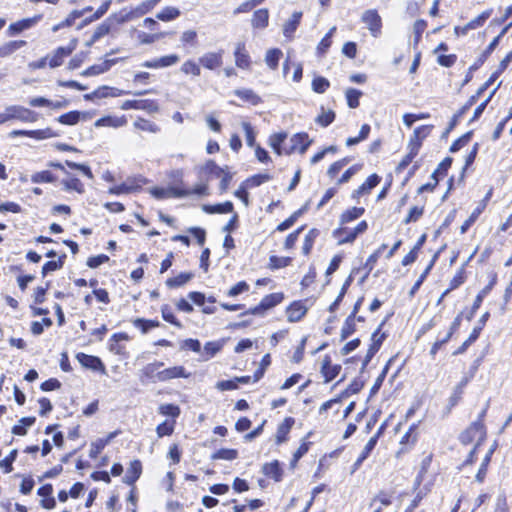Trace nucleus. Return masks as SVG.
<instances>
[{
	"mask_svg": "<svg viewBox=\"0 0 512 512\" xmlns=\"http://www.w3.org/2000/svg\"><path fill=\"white\" fill-rule=\"evenodd\" d=\"M486 431L481 421L472 423L461 435L460 441L464 445L475 442V446L478 447L485 439Z\"/></svg>",
	"mask_w": 512,
	"mask_h": 512,
	"instance_id": "obj_1",
	"label": "nucleus"
},
{
	"mask_svg": "<svg viewBox=\"0 0 512 512\" xmlns=\"http://www.w3.org/2000/svg\"><path fill=\"white\" fill-rule=\"evenodd\" d=\"M362 22L375 38L379 37L382 32V18L375 9H369L363 12L361 16Z\"/></svg>",
	"mask_w": 512,
	"mask_h": 512,
	"instance_id": "obj_2",
	"label": "nucleus"
},
{
	"mask_svg": "<svg viewBox=\"0 0 512 512\" xmlns=\"http://www.w3.org/2000/svg\"><path fill=\"white\" fill-rule=\"evenodd\" d=\"M8 116L10 120H19L25 123H34L38 120V113L20 105L8 106Z\"/></svg>",
	"mask_w": 512,
	"mask_h": 512,
	"instance_id": "obj_3",
	"label": "nucleus"
},
{
	"mask_svg": "<svg viewBox=\"0 0 512 512\" xmlns=\"http://www.w3.org/2000/svg\"><path fill=\"white\" fill-rule=\"evenodd\" d=\"M283 298L284 297L282 293H272L266 295L257 306L247 311V314L263 315L267 310L281 303Z\"/></svg>",
	"mask_w": 512,
	"mask_h": 512,
	"instance_id": "obj_4",
	"label": "nucleus"
},
{
	"mask_svg": "<svg viewBox=\"0 0 512 512\" xmlns=\"http://www.w3.org/2000/svg\"><path fill=\"white\" fill-rule=\"evenodd\" d=\"M290 144L288 148H284L285 154H291L295 151L304 154L311 144V140L307 133H298L291 137Z\"/></svg>",
	"mask_w": 512,
	"mask_h": 512,
	"instance_id": "obj_5",
	"label": "nucleus"
},
{
	"mask_svg": "<svg viewBox=\"0 0 512 512\" xmlns=\"http://www.w3.org/2000/svg\"><path fill=\"white\" fill-rule=\"evenodd\" d=\"M179 60L180 58L178 55L170 54L153 60L145 61L141 64V66L150 69L165 68L175 65L179 62Z\"/></svg>",
	"mask_w": 512,
	"mask_h": 512,
	"instance_id": "obj_6",
	"label": "nucleus"
},
{
	"mask_svg": "<svg viewBox=\"0 0 512 512\" xmlns=\"http://www.w3.org/2000/svg\"><path fill=\"white\" fill-rule=\"evenodd\" d=\"M189 373L186 372L183 366H174L162 371H158L156 379L161 382H165L174 378H188Z\"/></svg>",
	"mask_w": 512,
	"mask_h": 512,
	"instance_id": "obj_7",
	"label": "nucleus"
},
{
	"mask_svg": "<svg viewBox=\"0 0 512 512\" xmlns=\"http://www.w3.org/2000/svg\"><path fill=\"white\" fill-rule=\"evenodd\" d=\"M223 51L219 52H208L203 54L199 58V62L202 66L209 70H214L222 65Z\"/></svg>",
	"mask_w": 512,
	"mask_h": 512,
	"instance_id": "obj_8",
	"label": "nucleus"
},
{
	"mask_svg": "<svg viewBox=\"0 0 512 512\" xmlns=\"http://www.w3.org/2000/svg\"><path fill=\"white\" fill-rule=\"evenodd\" d=\"M341 371V366L338 364L333 365L331 358L325 356L322 360L321 373L325 378V382H330L338 376Z\"/></svg>",
	"mask_w": 512,
	"mask_h": 512,
	"instance_id": "obj_9",
	"label": "nucleus"
},
{
	"mask_svg": "<svg viewBox=\"0 0 512 512\" xmlns=\"http://www.w3.org/2000/svg\"><path fill=\"white\" fill-rule=\"evenodd\" d=\"M76 48V40H73L68 47H59L54 52L50 59L49 65L51 68L60 66L63 62L64 57L69 56L72 51Z\"/></svg>",
	"mask_w": 512,
	"mask_h": 512,
	"instance_id": "obj_10",
	"label": "nucleus"
},
{
	"mask_svg": "<svg viewBox=\"0 0 512 512\" xmlns=\"http://www.w3.org/2000/svg\"><path fill=\"white\" fill-rule=\"evenodd\" d=\"M235 64L238 68L249 69L251 65L250 56L245 49L244 43H238L234 52Z\"/></svg>",
	"mask_w": 512,
	"mask_h": 512,
	"instance_id": "obj_11",
	"label": "nucleus"
},
{
	"mask_svg": "<svg viewBox=\"0 0 512 512\" xmlns=\"http://www.w3.org/2000/svg\"><path fill=\"white\" fill-rule=\"evenodd\" d=\"M76 358L81 363V365L86 368L92 369L94 371L105 370L102 361L96 356L87 355L85 353H78Z\"/></svg>",
	"mask_w": 512,
	"mask_h": 512,
	"instance_id": "obj_12",
	"label": "nucleus"
},
{
	"mask_svg": "<svg viewBox=\"0 0 512 512\" xmlns=\"http://www.w3.org/2000/svg\"><path fill=\"white\" fill-rule=\"evenodd\" d=\"M488 317H489L488 312H486L485 314L482 315V317L479 320L480 325L473 329V331L469 335L468 339L454 352V354L463 353L467 349V347L479 337L480 331L482 330L483 326L485 325Z\"/></svg>",
	"mask_w": 512,
	"mask_h": 512,
	"instance_id": "obj_13",
	"label": "nucleus"
},
{
	"mask_svg": "<svg viewBox=\"0 0 512 512\" xmlns=\"http://www.w3.org/2000/svg\"><path fill=\"white\" fill-rule=\"evenodd\" d=\"M127 124V119L124 115L122 116H106L98 119L95 122V127H112L119 128Z\"/></svg>",
	"mask_w": 512,
	"mask_h": 512,
	"instance_id": "obj_14",
	"label": "nucleus"
},
{
	"mask_svg": "<svg viewBox=\"0 0 512 512\" xmlns=\"http://www.w3.org/2000/svg\"><path fill=\"white\" fill-rule=\"evenodd\" d=\"M307 312L306 306L301 301L293 302L286 310L289 322L299 321Z\"/></svg>",
	"mask_w": 512,
	"mask_h": 512,
	"instance_id": "obj_15",
	"label": "nucleus"
},
{
	"mask_svg": "<svg viewBox=\"0 0 512 512\" xmlns=\"http://www.w3.org/2000/svg\"><path fill=\"white\" fill-rule=\"evenodd\" d=\"M142 473V464L139 460H134L130 463L126 474L123 478V482L128 485H133Z\"/></svg>",
	"mask_w": 512,
	"mask_h": 512,
	"instance_id": "obj_16",
	"label": "nucleus"
},
{
	"mask_svg": "<svg viewBox=\"0 0 512 512\" xmlns=\"http://www.w3.org/2000/svg\"><path fill=\"white\" fill-rule=\"evenodd\" d=\"M380 182V177L377 174L370 175L367 180L356 189L352 196L353 198H359L364 194L370 193V191L376 187Z\"/></svg>",
	"mask_w": 512,
	"mask_h": 512,
	"instance_id": "obj_17",
	"label": "nucleus"
},
{
	"mask_svg": "<svg viewBox=\"0 0 512 512\" xmlns=\"http://www.w3.org/2000/svg\"><path fill=\"white\" fill-rule=\"evenodd\" d=\"M493 9H487L483 11L479 16L469 21L465 26H463L462 34L466 35L469 30H475L484 25L487 19L492 15Z\"/></svg>",
	"mask_w": 512,
	"mask_h": 512,
	"instance_id": "obj_18",
	"label": "nucleus"
},
{
	"mask_svg": "<svg viewBox=\"0 0 512 512\" xmlns=\"http://www.w3.org/2000/svg\"><path fill=\"white\" fill-rule=\"evenodd\" d=\"M302 18V12L296 11L283 25V34L287 38H292Z\"/></svg>",
	"mask_w": 512,
	"mask_h": 512,
	"instance_id": "obj_19",
	"label": "nucleus"
},
{
	"mask_svg": "<svg viewBox=\"0 0 512 512\" xmlns=\"http://www.w3.org/2000/svg\"><path fill=\"white\" fill-rule=\"evenodd\" d=\"M116 63L115 59H108L103 61L102 63L95 64L87 68L82 72L83 76H95L107 72L114 64Z\"/></svg>",
	"mask_w": 512,
	"mask_h": 512,
	"instance_id": "obj_20",
	"label": "nucleus"
},
{
	"mask_svg": "<svg viewBox=\"0 0 512 512\" xmlns=\"http://www.w3.org/2000/svg\"><path fill=\"white\" fill-rule=\"evenodd\" d=\"M134 17H137L134 10L128 11L126 9H123L117 13L110 15L107 18V20L111 23V25L113 27L114 25L123 24V23L133 19Z\"/></svg>",
	"mask_w": 512,
	"mask_h": 512,
	"instance_id": "obj_21",
	"label": "nucleus"
},
{
	"mask_svg": "<svg viewBox=\"0 0 512 512\" xmlns=\"http://www.w3.org/2000/svg\"><path fill=\"white\" fill-rule=\"evenodd\" d=\"M262 472L269 478L274 479L275 481H280L282 478V470L280 468L278 461H273L270 463H266L263 468Z\"/></svg>",
	"mask_w": 512,
	"mask_h": 512,
	"instance_id": "obj_22",
	"label": "nucleus"
},
{
	"mask_svg": "<svg viewBox=\"0 0 512 512\" xmlns=\"http://www.w3.org/2000/svg\"><path fill=\"white\" fill-rule=\"evenodd\" d=\"M469 380H470V377L465 376L454 387L453 392H452V394H451V396L449 398V404L451 406H455L459 402V400L461 399L462 394L464 392V389H465L466 385L468 384Z\"/></svg>",
	"mask_w": 512,
	"mask_h": 512,
	"instance_id": "obj_23",
	"label": "nucleus"
},
{
	"mask_svg": "<svg viewBox=\"0 0 512 512\" xmlns=\"http://www.w3.org/2000/svg\"><path fill=\"white\" fill-rule=\"evenodd\" d=\"M203 210L209 214H225L233 211V204L230 201L216 204V205H203Z\"/></svg>",
	"mask_w": 512,
	"mask_h": 512,
	"instance_id": "obj_24",
	"label": "nucleus"
},
{
	"mask_svg": "<svg viewBox=\"0 0 512 512\" xmlns=\"http://www.w3.org/2000/svg\"><path fill=\"white\" fill-rule=\"evenodd\" d=\"M269 12L267 9H259L254 12L251 23L254 28H265L268 25Z\"/></svg>",
	"mask_w": 512,
	"mask_h": 512,
	"instance_id": "obj_25",
	"label": "nucleus"
},
{
	"mask_svg": "<svg viewBox=\"0 0 512 512\" xmlns=\"http://www.w3.org/2000/svg\"><path fill=\"white\" fill-rule=\"evenodd\" d=\"M133 126L138 130L146 131L153 134L158 133L160 131V127L157 124L141 117L135 120Z\"/></svg>",
	"mask_w": 512,
	"mask_h": 512,
	"instance_id": "obj_26",
	"label": "nucleus"
},
{
	"mask_svg": "<svg viewBox=\"0 0 512 512\" xmlns=\"http://www.w3.org/2000/svg\"><path fill=\"white\" fill-rule=\"evenodd\" d=\"M286 138H287V133H285V132L275 133V134L271 135L269 138V145L274 150V152L277 153L278 155H281L282 153H284V149L282 150L281 145L284 143Z\"/></svg>",
	"mask_w": 512,
	"mask_h": 512,
	"instance_id": "obj_27",
	"label": "nucleus"
},
{
	"mask_svg": "<svg viewBox=\"0 0 512 512\" xmlns=\"http://www.w3.org/2000/svg\"><path fill=\"white\" fill-rule=\"evenodd\" d=\"M81 116L86 117V113L79 111H70L57 118V121L64 125H75L79 122Z\"/></svg>",
	"mask_w": 512,
	"mask_h": 512,
	"instance_id": "obj_28",
	"label": "nucleus"
},
{
	"mask_svg": "<svg viewBox=\"0 0 512 512\" xmlns=\"http://www.w3.org/2000/svg\"><path fill=\"white\" fill-rule=\"evenodd\" d=\"M192 273H180L176 277L169 278L166 280V285L169 288H177L185 285L187 282H189L193 278Z\"/></svg>",
	"mask_w": 512,
	"mask_h": 512,
	"instance_id": "obj_29",
	"label": "nucleus"
},
{
	"mask_svg": "<svg viewBox=\"0 0 512 512\" xmlns=\"http://www.w3.org/2000/svg\"><path fill=\"white\" fill-rule=\"evenodd\" d=\"M26 44L23 40L10 41L0 47V58L8 57Z\"/></svg>",
	"mask_w": 512,
	"mask_h": 512,
	"instance_id": "obj_30",
	"label": "nucleus"
},
{
	"mask_svg": "<svg viewBox=\"0 0 512 512\" xmlns=\"http://www.w3.org/2000/svg\"><path fill=\"white\" fill-rule=\"evenodd\" d=\"M433 129L432 125H424L417 127L414 130L413 137L411 138L409 144H414L415 142H418L419 148L421 147L422 140L425 139Z\"/></svg>",
	"mask_w": 512,
	"mask_h": 512,
	"instance_id": "obj_31",
	"label": "nucleus"
},
{
	"mask_svg": "<svg viewBox=\"0 0 512 512\" xmlns=\"http://www.w3.org/2000/svg\"><path fill=\"white\" fill-rule=\"evenodd\" d=\"M223 347L221 341H209L204 345L203 356L204 360L214 357Z\"/></svg>",
	"mask_w": 512,
	"mask_h": 512,
	"instance_id": "obj_32",
	"label": "nucleus"
},
{
	"mask_svg": "<svg viewBox=\"0 0 512 512\" xmlns=\"http://www.w3.org/2000/svg\"><path fill=\"white\" fill-rule=\"evenodd\" d=\"M139 187L140 185H135L134 182H130L128 180L120 185L111 187L109 189V193L113 195L128 194L135 191Z\"/></svg>",
	"mask_w": 512,
	"mask_h": 512,
	"instance_id": "obj_33",
	"label": "nucleus"
},
{
	"mask_svg": "<svg viewBox=\"0 0 512 512\" xmlns=\"http://www.w3.org/2000/svg\"><path fill=\"white\" fill-rule=\"evenodd\" d=\"M34 417H23L19 423L12 428V433L19 436H24L27 433V427L34 424Z\"/></svg>",
	"mask_w": 512,
	"mask_h": 512,
	"instance_id": "obj_34",
	"label": "nucleus"
},
{
	"mask_svg": "<svg viewBox=\"0 0 512 512\" xmlns=\"http://www.w3.org/2000/svg\"><path fill=\"white\" fill-rule=\"evenodd\" d=\"M294 420L292 418H286L285 421L278 426L276 433V441L278 444L286 441L287 434L289 433Z\"/></svg>",
	"mask_w": 512,
	"mask_h": 512,
	"instance_id": "obj_35",
	"label": "nucleus"
},
{
	"mask_svg": "<svg viewBox=\"0 0 512 512\" xmlns=\"http://www.w3.org/2000/svg\"><path fill=\"white\" fill-rule=\"evenodd\" d=\"M234 94L253 105H257L260 102V97L251 89H237L234 91Z\"/></svg>",
	"mask_w": 512,
	"mask_h": 512,
	"instance_id": "obj_36",
	"label": "nucleus"
},
{
	"mask_svg": "<svg viewBox=\"0 0 512 512\" xmlns=\"http://www.w3.org/2000/svg\"><path fill=\"white\" fill-rule=\"evenodd\" d=\"M112 28L113 27L111 23L106 18L100 25L96 27L92 35V42H97L99 39L109 34Z\"/></svg>",
	"mask_w": 512,
	"mask_h": 512,
	"instance_id": "obj_37",
	"label": "nucleus"
},
{
	"mask_svg": "<svg viewBox=\"0 0 512 512\" xmlns=\"http://www.w3.org/2000/svg\"><path fill=\"white\" fill-rule=\"evenodd\" d=\"M180 15V11L176 7H165L157 13L156 18L161 21H171Z\"/></svg>",
	"mask_w": 512,
	"mask_h": 512,
	"instance_id": "obj_38",
	"label": "nucleus"
},
{
	"mask_svg": "<svg viewBox=\"0 0 512 512\" xmlns=\"http://www.w3.org/2000/svg\"><path fill=\"white\" fill-rule=\"evenodd\" d=\"M282 51L280 49H270L265 56V62L269 68L275 70L278 66Z\"/></svg>",
	"mask_w": 512,
	"mask_h": 512,
	"instance_id": "obj_39",
	"label": "nucleus"
},
{
	"mask_svg": "<svg viewBox=\"0 0 512 512\" xmlns=\"http://www.w3.org/2000/svg\"><path fill=\"white\" fill-rule=\"evenodd\" d=\"M58 134L54 132L51 128L38 129V130H29V137L36 140H44L49 138L57 137Z\"/></svg>",
	"mask_w": 512,
	"mask_h": 512,
	"instance_id": "obj_40",
	"label": "nucleus"
},
{
	"mask_svg": "<svg viewBox=\"0 0 512 512\" xmlns=\"http://www.w3.org/2000/svg\"><path fill=\"white\" fill-rule=\"evenodd\" d=\"M409 152L408 154L402 159V161L398 165V169L402 170L406 166H408L413 158L418 154L419 151V144L418 142H415L414 144H408Z\"/></svg>",
	"mask_w": 512,
	"mask_h": 512,
	"instance_id": "obj_41",
	"label": "nucleus"
},
{
	"mask_svg": "<svg viewBox=\"0 0 512 512\" xmlns=\"http://www.w3.org/2000/svg\"><path fill=\"white\" fill-rule=\"evenodd\" d=\"M62 184L64 185V188L67 191L73 190L78 193L84 192L83 183L76 177H68L67 179H64L62 181Z\"/></svg>",
	"mask_w": 512,
	"mask_h": 512,
	"instance_id": "obj_42",
	"label": "nucleus"
},
{
	"mask_svg": "<svg viewBox=\"0 0 512 512\" xmlns=\"http://www.w3.org/2000/svg\"><path fill=\"white\" fill-rule=\"evenodd\" d=\"M364 211L365 210L362 207H352L346 210L341 215V223H348L359 218L364 213Z\"/></svg>",
	"mask_w": 512,
	"mask_h": 512,
	"instance_id": "obj_43",
	"label": "nucleus"
},
{
	"mask_svg": "<svg viewBox=\"0 0 512 512\" xmlns=\"http://www.w3.org/2000/svg\"><path fill=\"white\" fill-rule=\"evenodd\" d=\"M238 457V451L235 449H220L212 454L213 460H234Z\"/></svg>",
	"mask_w": 512,
	"mask_h": 512,
	"instance_id": "obj_44",
	"label": "nucleus"
},
{
	"mask_svg": "<svg viewBox=\"0 0 512 512\" xmlns=\"http://www.w3.org/2000/svg\"><path fill=\"white\" fill-rule=\"evenodd\" d=\"M485 205L478 206L473 210L471 215L464 221V223L460 227V233L464 234L470 228V226L478 219L479 215L482 213Z\"/></svg>",
	"mask_w": 512,
	"mask_h": 512,
	"instance_id": "obj_45",
	"label": "nucleus"
},
{
	"mask_svg": "<svg viewBox=\"0 0 512 512\" xmlns=\"http://www.w3.org/2000/svg\"><path fill=\"white\" fill-rule=\"evenodd\" d=\"M335 119V113L332 110H325L322 108L321 113L316 118V123L321 125L322 127H327L330 125Z\"/></svg>",
	"mask_w": 512,
	"mask_h": 512,
	"instance_id": "obj_46",
	"label": "nucleus"
},
{
	"mask_svg": "<svg viewBox=\"0 0 512 512\" xmlns=\"http://www.w3.org/2000/svg\"><path fill=\"white\" fill-rule=\"evenodd\" d=\"M362 93L354 88H349L345 92L347 104L350 108H357L359 106V98Z\"/></svg>",
	"mask_w": 512,
	"mask_h": 512,
	"instance_id": "obj_47",
	"label": "nucleus"
},
{
	"mask_svg": "<svg viewBox=\"0 0 512 512\" xmlns=\"http://www.w3.org/2000/svg\"><path fill=\"white\" fill-rule=\"evenodd\" d=\"M271 180V176L269 174H257L245 181V185L248 188L258 187L263 183H266Z\"/></svg>",
	"mask_w": 512,
	"mask_h": 512,
	"instance_id": "obj_48",
	"label": "nucleus"
},
{
	"mask_svg": "<svg viewBox=\"0 0 512 512\" xmlns=\"http://www.w3.org/2000/svg\"><path fill=\"white\" fill-rule=\"evenodd\" d=\"M111 3H112L111 0H106L105 2H103L102 5L96 10V12L90 18H87L84 20V22L80 26V28H82L84 25H86L92 21L100 19L108 11Z\"/></svg>",
	"mask_w": 512,
	"mask_h": 512,
	"instance_id": "obj_49",
	"label": "nucleus"
},
{
	"mask_svg": "<svg viewBox=\"0 0 512 512\" xmlns=\"http://www.w3.org/2000/svg\"><path fill=\"white\" fill-rule=\"evenodd\" d=\"M335 234L339 238V244L352 243L357 237L353 230L345 228L337 230Z\"/></svg>",
	"mask_w": 512,
	"mask_h": 512,
	"instance_id": "obj_50",
	"label": "nucleus"
},
{
	"mask_svg": "<svg viewBox=\"0 0 512 512\" xmlns=\"http://www.w3.org/2000/svg\"><path fill=\"white\" fill-rule=\"evenodd\" d=\"M158 412L165 416L177 418L180 415V408L174 404H162L159 406Z\"/></svg>",
	"mask_w": 512,
	"mask_h": 512,
	"instance_id": "obj_51",
	"label": "nucleus"
},
{
	"mask_svg": "<svg viewBox=\"0 0 512 512\" xmlns=\"http://www.w3.org/2000/svg\"><path fill=\"white\" fill-rule=\"evenodd\" d=\"M55 180L53 174L48 171H40L31 176V181L33 183H51Z\"/></svg>",
	"mask_w": 512,
	"mask_h": 512,
	"instance_id": "obj_52",
	"label": "nucleus"
},
{
	"mask_svg": "<svg viewBox=\"0 0 512 512\" xmlns=\"http://www.w3.org/2000/svg\"><path fill=\"white\" fill-rule=\"evenodd\" d=\"M65 257H66V255L64 254L57 261L56 260H52V261L46 262L43 265V267H42V275L45 276L49 272L56 271V270L62 268V266L64 264V260L63 259Z\"/></svg>",
	"mask_w": 512,
	"mask_h": 512,
	"instance_id": "obj_53",
	"label": "nucleus"
},
{
	"mask_svg": "<svg viewBox=\"0 0 512 512\" xmlns=\"http://www.w3.org/2000/svg\"><path fill=\"white\" fill-rule=\"evenodd\" d=\"M174 425H175V421H168V420L159 424L156 428V433H157L158 437L161 438L163 436L171 435L174 431Z\"/></svg>",
	"mask_w": 512,
	"mask_h": 512,
	"instance_id": "obj_54",
	"label": "nucleus"
},
{
	"mask_svg": "<svg viewBox=\"0 0 512 512\" xmlns=\"http://www.w3.org/2000/svg\"><path fill=\"white\" fill-rule=\"evenodd\" d=\"M160 0H147L141 3L139 6H137L134 11L136 13V16H142L146 13H148L150 10H152Z\"/></svg>",
	"mask_w": 512,
	"mask_h": 512,
	"instance_id": "obj_55",
	"label": "nucleus"
},
{
	"mask_svg": "<svg viewBox=\"0 0 512 512\" xmlns=\"http://www.w3.org/2000/svg\"><path fill=\"white\" fill-rule=\"evenodd\" d=\"M17 457V450H12L8 456L0 461V468L4 470L5 473H10L13 470L12 463L15 461Z\"/></svg>",
	"mask_w": 512,
	"mask_h": 512,
	"instance_id": "obj_56",
	"label": "nucleus"
},
{
	"mask_svg": "<svg viewBox=\"0 0 512 512\" xmlns=\"http://www.w3.org/2000/svg\"><path fill=\"white\" fill-rule=\"evenodd\" d=\"M161 314L165 321L171 323L172 325H174L178 328L182 327L181 323L174 316L171 308L168 305H163L161 307Z\"/></svg>",
	"mask_w": 512,
	"mask_h": 512,
	"instance_id": "obj_57",
	"label": "nucleus"
},
{
	"mask_svg": "<svg viewBox=\"0 0 512 512\" xmlns=\"http://www.w3.org/2000/svg\"><path fill=\"white\" fill-rule=\"evenodd\" d=\"M181 71L184 74H192L194 76H199L201 74L199 65H197L193 60L185 61L181 66Z\"/></svg>",
	"mask_w": 512,
	"mask_h": 512,
	"instance_id": "obj_58",
	"label": "nucleus"
},
{
	"mask_svg": "<svg viewBox=\"0 0 512 512\" xmlns=\"http://www.w3.org/2000/svg\"><path fill=\"white\" fill-rule=\"evenodd\" d=\"M381 431H382V428L377 432L376 435L372 436L368 440V442L364 446L362 452L360 453V456H361L362 459H366L369 456V454L371 453V451L374 449V447L377 444L378 437L381 434Z\"/></svg>",
	"mask_w": 512,
	"mask_h": 512,
	"instance_id": "obj_59",
	"label": "nucleus"
},
{
	"mask_svg": "<svg viewBox=\"0 0 512 512\" xmlns=\"http://www.w3.org/2000/svg\"><path fill=\"white\" fill-rule=\"evenodd\" d=\"M427 27V23L424 20H417L413 25V34H414V46H417L419 43L423 32Z\"/></svg>",
	"mask_w": 512,
	"mask_h": 512,
	"instance_id": "obj_60",
	"label": "nucleus"
},
{
	"mask_svg": "<svg viewBox=\"0 0 512 512\" xmlns=\"http://www.w3.org/2000/svg\"><path fill=\"white\" fill-rule=\"evenodd\" d=\"M165 35H166V33H164V32L156 33V34H147L144 32H140L138 34V39H139L140 43H142V44H151L157 40L162 39L163 37H165Z\"/></svg>",
	"mask_w": 512,
	"mask_h": 512,
	"instance_id": "obj_61",
	"label": "nucleus"
},
{
	"mask_svg": "<svg viewBox=\"0 0 512 512\" xmlns=\"http://www.w3.org/2000/svg\"><path fill=\"white\" fill-rule=\"evenodd\" d=\"M329 86V81L324 77H316L312 81V89L316 93H324Z\"/></svg>",
	"mask_w": 512,
	"mask_h": 512,
	"instance_id": "obj_62",
	"label": "nucleus"
},
{
	"mask_svg": "<svg viewBox=\"0 0 512 512\" xmlns=\"http://www.w3.org/2000/svg\"><path fill=\"white\" fill-rule=\"evenodd\" d=\"M317 234L318 232L315 229H312L308 232L302 246L303 254L307 255L310 253Z\"/></svg>",
	"mask_w": 512,
	"mask_h": 512,
	"instance_id": "obj_63",
	"label": "nucleus"
},
{
	"mask_svg": "<svg viewBox=\"0 0 512 512\" xmlns=\"http://www.w3.org/2000/svg\"><path fill=\"white\" fill-rule=\"evenodd\" d=\"M106 445L107 440L103 439H97L96 441L92 442L90 446L89 456L91 458H96L102 452Z\"/></svg>",
	"mask_w": 512,
	"mask_h": 512,
	"instance_id": "obj_64",
	"label": "nucleus"
}]
</instances>
